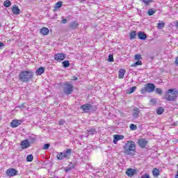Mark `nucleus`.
<instances>
[{"label": "nucleus", "mask_w": 178, "mask_h": 178, "mask_svg": "<svg viewBox=\"0 0 178 178\" xmlns=\"http://www.w3.org/2000/svg\"><path fill=\"white\" fill-rule=\"evenodd\" d=\"M34 73L33 71H22L19 74V80L22 83H29L31 80H33Z\"/></svg>", "instance_id": "1"}, {"label": "nucleus", "mask_w": 178, "mask_h": 178, "mask_svg": "<svg viewBox=\"0 0 178 178\" xmlns=\"http://www.w3.org/2000/svg\"><path fill=\"white\" fill-rule=\"evenodd\" d=\"M126 155H131L136 152V143L133 140L127 141L123 147Z\"/></svg>", "instance_id": "2"}, {"label": "nucleus", "mask_w": 178, "mask_h": 178, "mask_svg": "<svg viewBox=\"0 0 178 178\" xmlns=\"http://www.w3.org/2000/svg\"><path fill=\"white\" fill-rule=\"evenodd\" d=\"M178 91L176 89H169L166 91L165 99L167 101H176L177 99Z\"/></svg>", "instance_id": "3"}, {"label": "nucleus", "mask_w": 178, "mask_h": 178, "mask_svg": "<svg viewBox=\"0 0 178 178\" xmlns=\"http://www.w3.org/2000/svg\"><path fill=\"white\" fill-rule=\"evenodd\" d=\"M72 155V149H67L66 151L63 152L58 153L56 155L57 159L58 161H62L63 159H70V156Z\"/></svg>", "instance_id": "4"}, {"label": "nucleus", "mask_w": 178, "mask_h": 178, "mask_svg": "<svg viewBox=\"0 0 178 178\" xmlns=\"http://www.w3.org/2000/svg\"><path fill=\"white\" fill-rule=\"evenodd\" d=\"M154 91H155V85L151 83H146L145 87L140 90L141 94H145V92H154Z\"/></svg>", "instance_id": "5"}, {"label": "nucleus", "mask_w": 178, "mask_h": 178, "mask_svg": "<svg viewBox=\"0 0 178 178\" xmlns=\"http://www.w3.org/2000/svg\"><path fill=\"white\" fill-rule=\"evenodd\" d=\"M74 90V87L69 82H65L64 83L63 92L65 95H70L73 94Z\"/></svg>", "instance_id": "6"}, {"label": "nucleus", "mask_w": 178, "mask_h": 178, "mask_svg": "<svg viewBox=\"0 0 178 178\" xmlns=\"http://www.w3.org/2000/svg\"><path fill=\"white\" fill-rule=\"evenodd\" d=\"M6 173L8 177H13V176H17L19 171L15 168H9L6 170Z\"/></svg>", "instance_id": "7"}, {"label": "nucleus", "mask_w": 178, "mask_h": 178, "mask_svg": "<svg viewBox=\"0 0 178 178\" xmlns=\"http://www.w3.org/2000/svg\"><path fill=\"white\" fill-rule=\"evenodd\" d=\"M66 58V55L63 54V53H58L54 56V59L57 62H62V60H65Z\"/></svg>", "instance_id": "8"}, {"label": "nucleus", "mask_w": 178, "mask_h": 178, "mask_svg": "<svg viewBox=\"0 0 178 178\" xmlns=\"http://www.w3.org/2000/svg\"><path fill=\"white\" fill-rule=\"evenodd\" d=\"M138 144L141 148H145L147 144H148V140L145 138H141L138 140Z\"/></svg>", "instance_id": "9"}, {"label": "nucleus", "mask_w": 178, "mask_h": 178, "mask_svg": "<svg viewBox=\"0 0 178 178\" xmlns=\"http://www.w3.org/2000/svg\"><path fill=\"white\" fill-rule=\"evenodd\" d=\"M126 174L127 175V176H129V177H133L134 175H137V170L133 169V168H129L126 171Z\"/></svg>", "instance_id": "10"}, {"label": "nucleus", "mask_w": 178, "mask_h": 178, "mask_svg": "<svg viewBox=\"0 0 178 178\" xmlns=\"http://www.w3.org/2000/svg\"><path fill=\"white\" fill-rule=\"evenodd\" d=\"M23 122V121L22 120H14L11 122L10 123V126L11 127H18V126H20V124H22V123Z\"/></svg>", "instance_id": "11"}, {"label": "nucleus", "mask_w": 178, "mask_h": 178, "mask_svg": "<svg viewBox=\"0 0 178 178\" xmlns=\"http://www.w3.org/2000/svg\"><path fill=\"white\" fill-rule=\"evenodd\" d=\"M40 33L42 34V35H48L49 33V29L47 27H43L40 29Z\"/></svg>", "instance_id": "12"}, {"label": "nucleus", "mask_w": 178, "mask_h": 178, "mask_svg": "<svg viewBox=\"0 0 178 178\" xmlns=\"http://www.w3.org/2000/svg\"><path fill=\"white\" fill-rule=\"evenodd\" d=\"M45 72V68L44 67H40L35 71L36 76H41Z\"/></svg>", "instance_id": "13"}, {"label": "nucleus", "mask_w": 178, "mask_h": 178, "mask_svg": "<svg viewBox=\"0 0 178 178\" xmlns=\"http://www.w3.org/2000/svg\"><path fill=\"white\" fill-rule=\"evenodd\" d=\"M21 145L23 149H26V148H29V147H30V142H29V140H23L21 142Z\"/></svg>", "instance_id": "14"}, {"label": "nucleus", "mask_w": 178, "mask_h": 178, "mask_svg": "<svg viewBox=\"0 0 178 178\" xmlns=\"http://www.w3.org/2000/svg\"><path fill=\"white\" fill-rule=\"evenodd\" d=\"M114 139H113V143L114 144H118V142L119 140H123L124 138V136L122 135H114Z\"/></svg>", "instance_id": "15"}, {"label": "nucleus", "mask_w": 178, "mask_h": 178, "mask_svg": "<svg viewBox=\"0 0 178 178\" xmlns=\"http://www.w3.org/2000/svg\"><path fill=\"white\" fill-rule=\"evenodd\" d=\"M11 10L13 15H20V9L17 6H13Z\"/></svg>", "instance_id": "16"}, {"label": "nucleus", "mask_w": 178, "mask_h": 178, "mask_svg": "<svg viewBox=\"0 0 178 178\" xmlns=\"http://www.w3.org/2000/svg\"><path fill=\"white\" fill-rule=\"evenodd\" d=\"M138 37L140 40H147V34L143 31H139L138 33Z\"/></svg>", "instance_id": "17"}, {"label": "nucleus", "mask_w": 178, "mask_h": 178, "mask_svg": "<svg viewBox=\"0 0 178 178\" xmlns=\"http://www.w3.org/2000/svg\"><path fill=\"white\" fill-rule=\"evenodd\" d=\"M92 108V106L90 104H86L81 106V108L83 111H90Z\"/></svg>", "instance_id": "18"}, {"label": "nucleus", "mask_w": 178, "mask_h": 178, "mask_svg": "<svg viewBox=\"0 0 178 178\" xmlns=\"http://www.w3.org/2000/svg\"><path fill=\"white\" fill-rule=\"evenodd\" d=\"M125 74H126V70L120 69L119 72H118V78L119 79H124Z\"/></svg>", "instance_id": "19"}, {"label": "nucleus", "mask_w": 178, "mask_h": 178, "mask_svg": "<svg viewBox=\"0 0 178 178\" xmlns=\"http://www.w3.org/2000/svg\"><path fill=\"white\" fill-rule=\"evenodd\" d=\"M137 66H143V62L140 60H138L136 63H134L131 65V67H137Z\"/></svg>", "instance_id": "20"}, {"label": "nucleus", "mask_w": 178, "mask_h": 178, "mask_svg": "<svg viewBox=\"0 0 178 178\" xmlns=\"http://www.w3.org/2000/svg\"><path fill=\"white\" fill-rule=\"evenodd\" d=\"M130 40H136L137 37V32L136 31H131L129 33Z\"/></svg>", "instance_id": "21"}, {"label": "nucleus", "mask_w": 178, "mask_h": 178, "mask_svg": "<svg viewBox=\"0 0 178 178\" xmlns=\"http://www.w3.org/2000/svg\"><path fill=\"white\" fill-rule=\"evenodd\" d=\"M70 27L73 29H77L79 27V23L77 21H74L70 24Z\"/></svg>", "instance_id": "22"}, {"label": "nucleus", "mask_w": 178, "mask_h": 178, "mask_svg": "<svg viewBox=\"0 0 178 178\" xmlns=\"http://www.w3.org/2000/svg\"><path fill=\"white\" fill-rule=\"evenodd\" d=\"M154 177H158L159 176V170L158 168H154L152 170Z\"/></svg>", "instance_id": "23"}, {"label": "nucleus", "mask_w": 178, "mask_h": 178, "mask_svg": "<svg viewBox=\"0 0 178 178\" xmlns=\"http://www.w3.org/2000/svg\"><path fill=\"white\" fill-rule=\"evenodd\" d=\"M63 6V1H58L55 5V9H59L60 8H62Z\"/></svg>", "instance_id": "24"}, {"label": "nucleus", "mask_w": 178, "mask_h": 178, "mask_svg": "<svg viewBox=\"0 0 178 178\" xmlns=\"http://www.w3.org/2000/svg\"><path fill=\"white\" fill-rule=\"evenodd\" d=\"M88 136H93V134H97V130L95 129H91L88 131Z\"/></svg>", "instance_id": "25"}, {"label": "nucleus", "mask_w": 178, "mask_h": 178, "mask_svg": "<svg viewBox=\"0 0 178 178\" xmlns=\"http://www.w3.org/2000/svg\"><path fill=\"white\" fill-rule=\"evenodd\" d=\"M155 13H156V10H154V8H150L148 11H147V15L149 16H152L154 15H155Z\"/></svg>", "instance_id": "26"}, {"label": "nucleus", "mask_w": 178, "mask_h": 178, "mask_svg": "<svg viewBox=\"0 0 178 178\" xmlns=\"http://www.w3.org/2000/svg\"><path fill=\"white\" fill-rule=\"evenodd\" d=\"M33 159H34V156H33V154H29L26 157L27 162H33Z\"/></svg>", "instance_id": "27"}, {"label": "nucleus", "mask_w": 178, "mask_h": 178, "mask_svg": "<svg viewBox=\"0 0 178 178\" xmlns=\"http://www.w3.org/2000/svg\"><path fill=\"white\" fill-rule=\"evenodd\" d=\"M10 5H12V3L10 2V1L9 0H6L3 3V6L6 8H9V6H10Z\"/></svg>", "instance_id": "28"}, {"label": "nucleus", "mask_w": 178, "mask_h": 178, "mask_svg": "<svg viewBox=\"0 0 178 178\" xmlns=\"http://www.w3.org/2000/svg\"><path fill=\"white\" fill-rule=\"evenodd\" d=\"M136 90H137V86H133L129 89L127 94H133Z\"/></svg>", "instance_id": "29"}, {"label": "nucleus", "mask_w": 178, "mask_h": 178, "mask_svg": "<svg viewBox=\"0 0 178 178\" xmlns=\"http://www.w3.org/2000/svg\"><path fill=\"white\" fill-rule=\"evenodd\" d=\"M135 60H141L143 59V56H141V54H137L134 56Z\"/></svg>", "instance_id": "30"}, {"label": "nucleus", "mask_w": 178, "mask_h": 178, "mask_svg": "<svg viewBox=\"0 0 178 178\" xmlns=\"http://www.w3.org/2000/svg\"><path fill=\"white\" fill-rule=\"evenodd\" d=\"M63 67H69L70 66V63H69V60H65L63 62Z\"/></svg>", "instance_id": "31"}, {"label": "nucleus", "mask_w": 178, "mask_h": 178, "mask_svg": "<svg viewBox=\"0 0 178 178\" xmlns=\"http://www.w3.org/2000/svg\"><path fill=\"white\" fill-rule=\"evenodd\" d=\"M165 27V22H159L157 24V28H159L160 30L163 29Z\"/></svg>", "instance_id": "32"}, {"label": "nucleus", "mask_w": 178, "mask_h": 178, "mask_svg": "<svg viewBox=\"0 0 178 178\" xmlns=\"http://www.w3.org/2000/svg\"><path fill=\"white\" fill-rule=\"evenodd\" d=\"M133 119H138L140 118V115L138 114V112H135L132 114Z\"/></svg>", "instance_id": "33"}, {"label": "nucleus", "mask_w": 178, "mask_h": 178, "mask_svg": "<svg viewBox=\"0 0 178 178\" xmlns=\"http://www.w3.org/2000/svg\"><path fill=\"white\" fill-rule=\"evenodd\" d=\"M143 2L145 3V5H146V6H148V5H149V3H152V0H142Z\"/></svg>", "instance_id": "34"}, {"label": "nucleus", "mask_w": 178, "mask_h": 178, "mask_svg": "<svg viewBox=\"0 0 178 178\" xmlns=\"http://www.w3.org/2000/svg\"><path fill=\"white\" fill-rule=\"evenodd\" d=\"M156 94H159V95H162L163 90L161 88H156Z\"/></svg>", "instance_id": "35"}, {"label": "nucleus", "mask_w": 178, "mask_h": 178, "mask_svg": "<svg viewBox=\"0 0 178 178\" xmlns=\"http://www.w3.org/2000/svg\"><path fill=\"white\" fill-rule=\"evenodd\" d=\"M130 129L131 130H137V125L134 124H131L130 125Z\"/></svg>", "instance_id": "36"}, {"label": "nucleus", "mask_w": 178, "mask_h": 178, "mask_svg": "<svg viewBox=\"0 0 178 178\" xmlns=\"http://www.w3.org/2000/svg\"><path fill=\"white\" fill-rule=\"evenodd\" d=\"M49 147H51V145H49V143H46L43 146V149H48V148H49Z\"/></svg>", "instance_id": "37"}, {"label": "nucleus", "mask_w": 178, "mask_h": 178, "mask_svg": "<svg viewBox=\"0 0 178 178\" xmlns=\"http://www.w3.org/2000/svg\"><path fill=\"white\" fill-rule=\"evenodd\" d=\"M59 126H63L65 124V120H60L58 121Z\"/></svg>", "instance_id": "38"}, {"label": "nucleus", "mask_w": 178, "mask_h": 178, "mask_svg": "<svg viewBox=\"0 0 178 178\" xmlns=\"http://www.w3.org/2000/svg\"><path fill=\"white\" fill-rule=\"evenodd\" d=\"M165 109L163 107H159L156 110V112H164Z\"/></svg>", "instance_id": "39"}, {"label": "nucleus", "mask_w": 178, "mask_h": 178, "mask_svg": "<svg viewBox=\"0 0 178 178\" xmlns=\"http://www.w3.org/2000/svg\"><path fill=\"white\" fill-rule=\"evenodd\" d=\"M108 62H113V55H110L108 56Z\"/></svg>", "instance_id": "40"}, {"label": "nucleus", "mask_w": 178, "mask_h": 178, "mask_svg": "<svg viewBox=\"0 0 178 178\" xmlns=\"http://www.w3.org/2000/svg\"><path fill=\"white\" fill-rule=\"evenodd\" d=\"M61 23L63 24H66V23H67V19H63L62 21H61Z\"/></svg>", "instance_id": "41"}, {"label": "nucleus", "mask_w": 178, "mask_h": 178, "mask_svg": "<svg viewBox=\"0 0 178 178\" xmlns=\"http://www.w3.org/2000/svg\"><path fill=\"white\" fill-rule=\"evenodd\" d=\"M140 178H149V175L148 174H145L143 175Z\"/></svg>", "instance_id": "42"}, {"label": "nucleus", "mask_w": 178, "mask_h": 178, "mask_svg": "<svg viewBox=\"0 0 178 178\" xmlns=\"http://www.w3.org/2000/svg\"><path fill=\"white\" fill-rule=\"evenodd\" d=\"M68 166L70 167L71 169H73L74 168L75 165L73 164V163H70V165H68Z\"/></svg>", "instance_id": "43"}, {"label": "nucleus", "mask_w": 178, "mask_h": 178, "mask_svg": "<svg viewBox=\"0 0 178 178\" xmlns=\"http://www.w3.org/2000/svg\"><path fill=\"white\" fill-rule=\"evenodd\" d=\"M69 170H72V168L69 167V165L65 169V172H69Z\"/></svg>", "instance_id": "44"}, {"label": "nucleus", "mask_w": 178, "mask_h": 178, "mask_svg": "<svg viewBox=\"0 0 178 178\" xmlns=\"http://www.w3.org/2000/svg\"><path fill=\"white\" fill-rule=\"evenodd\" d=\"M175 63L177 66H178V56L175 58Z\"/></svg>", "instance_id": "45"}, {"label": "nucleus", "mask_w": 178, "mask_h": 178, "mask_svg": "<svg viewBox=\"0 0 178 178\" xmlns=\"http://www.w3.org/2000/svg\"><path fill=\"white\" fill-rule=\"evenodd\" d=\"M2 47H5V44H3V42H0V48H2Z\"/></svg>", "instance_id": "46"}, {"label": "nucleus", "mask_w": 178, "mask_h": 178, "mask_svg": "<svg viewBox=\"0 0 178 178\" xmlns=\"http://www.w3.org/2000/svg\"><path fill=\"white\" fill-rule=\"evenodd\" d=\"M134 112H138V108L135 107V108H134Z\"/></svg>", "instance_id": "47"}, {"label": "nucleus", "mask_w": 178, "mask_h": 178, "mask_svg": "<svg viewBox=\"0 0 178 178\" xmlns=\"http://www.w3.org/2000/svg\"><path fill=\"white\" fill-rule=\"evenodd\" d=\"M72 80H74V81L77 80V76H73Z\"/></svg>", "instance_id": "48"}, {"label": "nucleus", "mask_w": 178, "mask_h": 178, "mask_svg": "<svg viewBox=\"0 0 178 178\" xmlns=\"http://www.w3.org/2000/svg\"><path fill=\"white\" fill-rule=\"evenodd\" d=\"M157 115H162V112H157Z\"/></svg>", "instance_id": "49"}, {"label": "nucleus", "mask_w": 178, "mask_h": 178, "mask_svg": "<svg viewBox=\"0 0 178 178\" xmlns=\"http://www.w3.org/2000/svg\"><path fill=\"white\" fill-rule=\"evenodd\" d=\"M176 26L178 27V21L176 22Z\"/></svg>", "instance_id": "50"}, {"label": "nucleus", "mask_w": 178, "mask_h": 178, "mask_svg": "<svg viewBox=\"0 0 178 178\" xmlns=\"http://www.w3.org/2000/svg\"><path fill=\"white\" fill-rule=\"evenodd\" d=\"M81 2H86V0H81Z\"/></svg>", "instance_id": "51"}, {"label": "nucleus", "mask_w": 178, "mask_h": 178, "mask_svg": "<svg viewBox=\"0 0 178 178\" xmlns=\"http://www.w3.org/2000/svg\"><path fill=\"white\" fill-rule=\"evenodd\" d=\"M22 108H23V106H19V108H20V109H22Z\"/></svg>", "instance_id": "52"}, {"label": "nucleus", "mask_w": 178, "mask_h": 178, "mask_svg": "<svg viewBox=\"0 0 178 178\" xmlns=\"http://www.w3.org/2000/svg\"><path fill=\"white\" fill-rule=\"evenodd\" d=\"M2 26V24H1V22H0V29H1V26Z\"/></svg>", "instance_id": "53"}]
</instances>
